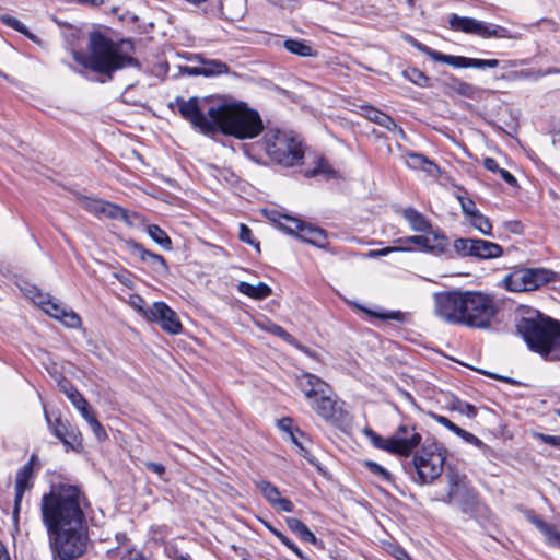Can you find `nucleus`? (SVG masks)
Listing matches in <instances>:
<instances>
[{"instance_id":"nucleus-1","label":"nucleus","mask_w":560,"mask_h":560,"mask_svg":"<svg viewBox=\"0 0 560 560\" xmlns=\"http://www.w3.org/2000/svg\"><path fill=\"white\" fill-rule=\"evenodd\" d=\"M84 493L73 485H54L42 495L40 521L46 529L52 560H77L89 544Z\"/></svg>"},{"instance_id":"nucleus-2","label":"nucleus","mask_w":560,"mask_h":560,"mask_svg":"<svg viewBox=\"0 0 560 560\" xmlns=\"http://www.w3.org/2000/svg\"><path fill=\"white\" fill-rule=\"evenodd\" d=\"M132 45L129 40L114 42L100 32L91 33L88 55L74 54V59L97 73L112 79L113 73L127 67H139L137 59L130 56Z\"/></svg>"},{"instance_id":"nucleus-3","label":"nucleus","mask_w":560,"mask_h":560,"mask_svg":"<svg viewBox=\"0 0 560 560\" xmlns=\"http://www.w3.org/2000/svg\"><path fill=\"white\" fill-rule=\"evenodd\" d=\"M215 115V132L233 136L237 139H254L264 130V124L258 112L245 103H222L219 109H210V116Z\"/></svg>"},{"instance_id":"nucleus-4","label":"nucleus","mask_w":560,"mask_h":560,"mask_svg":"<svg viewBox=\"0 0 560 560\" xmlns=\"http://www.w3.org/2000/svg\"><path fill=\"white\" fill-rule=\"evenodd\" d=\"M559 323L536 310H528L517 319L516 329L533 351L546 358Z\"/></svg>"},{"instance_id":"nucleus-5","label":"nucleus","mask_w":560,"mask_h":560,"mask_svg":"<svg viewBox=\"0 0 560 560\" xmlns=\"http://www.w3.org/2000/svg\"><path fill=\"white\" fill-rule=\"evenodd\" d=\"M298 386L311 401L315 412L326 421H337L341 418L342 409L331 396L329 385L311 373H303L298 378Z\"/></svg>"},{"instance_id":"nucleus-6","label":"nucleus","mask_w":560,"mask_h":560,"mask_svg":"<svg viewBox=\"0 0 560 560\" xmlns=\"http://www.w3.org/2000/svg\"><path fill=\"white\" fill-rule=\"evenodd\" d=\"M264 144L267 155L285 167L299 164L304 158L302 140L293 131L268 130L264 136Z\"/></svg>"},{"instance_id":"nucleus-7","label":"nucleus","mask_w":560,"mask_h":560,"mask_svg":"<svg viewBox=\"0 0 560 560\" xmlns=\"http://www.w3.org/2000/svg\"><path fill=\"white\" fill-rule=\"evenodd\" d=\"M464 306V325L478 329L491 327L498 313L494 296L478 291L465 292Z\"/></svg>"},{"instance_id":"nucleus-8","label":"nucleus","mask_w":560,"mask_h":560,"mask_svg":"<svg viewBox=\"0 0 560 560\" xmlns=\"http://www.w3.org/2000/svg\"><path fill=\"white\" fill-rule=\"evenodd\" d=\"M174 105L177 107L182 117L188 120L194 128L205 135L215 132V115L210 116V109H219V105H210L207 98L197 96L185 100L176 97Z\"/></svg>"},{"instance_id":"nucleus-9","label":"nucleus","mask_w":560,"mask_h":560,"mask_svg":"<svg viewBox=\"0 0 560 560\" xmlns=\"http://www.w3.org/2000/svg\"><path fill=\"white\" fill-rule=\"evenodd\" d=\"M558 275L546 268H522L512 271L503 279V288L511 292H527L556 281Z\"/></svg>"},{"instance_id":"nucleus-10","label":"nucleus","mask_w":560,"mask_h":560,"mask_svg":"<svg viewBox=\"0 0 560 560\" xmlns=\"http://www.w3.org/2000/svg\"><path fill=\"white\" fill-rule=\"evenodd\" d=\"M268 220L272 221L280 230L290 235L298 236L312 245L324 247L326 242L325 232L304 223L302 220L289 215L287 212H264Z\"/></svg>"},{"instance_id":"nucleus-11","label":"nucleus","mask_w":560,"mask_h":560,"mask_svg":"<svg viewBox=\"0 0 560 560\" xmlns=\"http://www.w3.org/2000/svg\"><path fill=\"white\" fill-rule=\"evenodd\" d=\"M446 478L447 493L443 501L458 506L464 513L472 512L478 504V497L467 477L456 471H450Z\"/></svg>"},{"instance_id":"nucleus-12","label":"nucleus","mask_w":560,"mask_h":560,"mask_svg":"<svg viewBox=\"0 0 560 560\" xmlns=\"http://www.w3.org/2000/svg\"><path fill=\"white\" fill-rule=\"evenodd\" d=\"M445 454L436 444L423 446L413 457V465L420 480L432 482L443 471Z\"/></svg>"},{"instance_id":"nucleus-13","label":"nucleus","mask_w":560,"mask_h":560,"mask_svg":"<svg viewBox=\"0 0 560 560\" xmlns=\"http://www.w3.org/2000/svg\"><path fill=\"white\" fill-rule=\"evenodd\" d=\"M434 313L450 324L464 325L465 292L446 291L435 293Z\"/></svg>"},{"instance_id":"nucleus-14","label":"nucleus","mask_w":560,"mask_h":560,"mask_svg":"<svg viewBox=\"0 0 560 560\" xmlns=\"http://www.w3.org/2000/svg\"><path fill=\"white\" fill-rule=\"evenodd\" d=\"M450 27L454 31L478 35L482 38H516L508 28L485 23L472 18H464L452 14L448 20Z\"/></svg>"},{"instance_id":"nucleus-15","label":"nucleus","mask_w":560,"mask_h":560,"mask_svg":"<svg viewBox=\"0 0 560 560\" xmlns=\"http://www.w3.org/2000/svg\"><path fill=\"white\" fill-rule=\"evenodd\" d=\"M397 242L400 244L399 247H387L382 249L380 254L387 255L394 250H408L411 245H416L427 252L444 254L447 252L448 246L446 236L439 229L432 231V235L425 233L424 235L399 238Z\"/></svg>"},{"instance_id":"nucleus-16","label":"nucleus","mask_w":560,"mask_h":560,"mask_svg":"<svg viewBox=\"0 0 560 560\" xmlns=\"http://www.w3.org/2000/svg\"><path fill=\"white\" fill-rule=\"evenodd\" d=\"M420 442L421 435L415 428L400 425L393 436L385 438L384 444L381 445V450L400 456H408L420 444Z\"/></svg>"},{"instance_id":"nucleus-17","label":"nucleus","mask_w":560,"mask_h":560,"mask_svg":"<svg viewBox=\"0 0 560 560\" xmlns=\"http://www.w3.org/2000/svg\"><path fill=\"white\" fill-rule=\"evenodd\" d=\"M144 317L150 322L159 323L163 330L177 335L182 331V323L177 314L164 302H154L147 308Z\"/></svg>"},{"instance_id":"nucleus-18","label":"nucleus","mask_w":560,"mask_h":560,"mask_svg":"<svg viewBox=\"0 0 560 560\" xmlns=\"http://www.w3.org/2000/svg\"><path fill=\"white\" fill-rule=\"evenodd\" d=\"M31 299L38 304L46 314L60 320L65 326L69 328L80 327L81 318L75 312L61 307L39 292L32 295Z\"/></svg>"},{"instance_id":"nucleus-19","label":"nucleus","mask_w":560,"mask_h":560,"mask_svg":"<svg viewBox=\"0 0 560 560\" xmlns=\"http://www.w3.org/2000/svg\"><path fill=\"white\" fill-rule=\"evenodd\" d=\"M34 459H35V455H32L30 462L27 464H25L23 467H21L16 472L15 487H14V490H15L14 508H13V513H12V517H13L15 525H18V522H19V514H20V510H21V503H22L23 495H24L25 491H28L32 489L33 483H34V472H33Z\"/></svg>"},{"instance_id":"nucleus-20","label":"nucleus","mask_w":560,"mask_h":560,"mask_svg":"<svg viewBox=\"0 0 560 560\" xmlns=\"http://www.w3.org/2000/svg\"><path fill=\"white\" fill-rule=\"evenodd\" d=\"M404 39L417 50L425 54L434 61L450 65L454 68H468V58L464 56L445 55L438 50L430 48L429 46L418 42L411 35H404Z\"/></svg>"},{"instance_id":"nucleus-21","label":"nucleus","mask_w":560,"mask_h":560,"mask_svg":"<svg viewBox=\"0 0 560 560\" xmlns=\"http://www.w3.org/2000/svg\"><path fill=\"white\" fill-rule=\"evenodd\" d=\"M54 434L67 446L72 450L75 448V445L81 444V433L78 429L71 427L70 424L63 422L60 419H57L51 428Z\"/></svg>"},{"instance_id":"nucleus-22","label":"nucleus","mask_w":560,"mask_h":560,"mask_svg":"<svg viewBox=\"0 0 560 560\" xmlns=\"http://www.w3.org/2000/svg\"><path fill=\"white\" fill-rule=\"evenodd\" d=\"M133 253L138 254L140 259L159 275H166L168 267L166 260L159 254L145 249L138 243L132 244Z\"/></svg>"},{"instance_id":"nucleus-23","label":"nucleus","mask_w":560,"mask_h":560,"mask_svg":"<svg viewBox=\"0 0 560 560\" xmlns=\"http://www.w3.org/2000/svg\"><path fill=\"white\" fill-rule=\"evenodd\" d=\"M443 85L445 94L451 96L456 94L467 98H476L480 93V90L477 86L455 77H450Z\"/></svg>"},{"instance_id":"nucleus-24","label":"nucleus","mask_w":560,"mask_h":560,"mask_svg":"<svg viewBox=\"0 0 560 560\" xmlns=\"http://www.w3.org/2000/svg\"><path fill=\"white\" fill-rule=\"evenodd\" d=\"M405 164L412 170H421L429 176L435 177L439 174V166L427 156L419 153H406Z\"/></svg>"},{"instance_id":"nucleus-25","label":"nucleus","mask_w":560,"mask_h":560,"mask_svg":"<svg viewBox=\"0 0 560 560\" xmlns=\"http://www.w3.org/2000/svg\"><path fill=\"white\" fill-rule=\"evenodd\" d=\"M362 110L369 120L386 128L389 131L398 132L400 135L404 133L402 129L394 121V119L381 110L372 106H362Z\"/></svg>"},{"instance_id":"nucleus-26","label":"nucleus","mask_w":560,"mask_h":560,"mask_svg":"<svg viewBox=\"0 0 560 560\" xmlns=\"http://www.w3.org/2000/svg\"><path fill=\"white\" fill-rule=\"evenodd\" d=\"M502 247L497 244L486 240H475L474 241V254L472 257L479 259H491L497 258L502 255Z\"/></svg>"},{"instance_id":"nucleus-27","label":"nucleus","mask_w":560,"mask_h":560,"mask_svg":"<svg viewBox=\"0 0 560 560\" xmlns=\"http://www.w3.org/2000/svg\"><path fill=\"white\" fill-rule=\"evenodd\" d=\"M61 389L83 418L92 412L88 400L71 384L61 385Z\"/></svg>"},{"instance_id":"nucleus-28","label":"nucleus","mask_w":560,"mask_h":560,"mask_svg":"<svg viewBox=\"0 0 560 560\" xmlns=\"http://www.w3.org/2000/svg\"><path fill=\"white\" fill-rule=\"evenodd\" d=\"M238 292L245 294L255 300H264L271 295L272 290L269 285L264 282H259L257 284H250L248 282H240L237 285Z\"/></svg>"},{"instance_id":"nucleus-29","label":"nucleus","mask_w":560,"mask_h":560,"mask_svg":"<svg viewBox=\"0 0 560 560\" xmlns=\"http://www.w3.org/2000/svg\"><path fill=\"white\" fill-rule=\"evenodd\" d=\"M287 526L289 529L295 534L301 540L316 545L317 538L313 532L308 529V527L299 518L288 517L285 520Z\"/></svg>"},{"instance_id":"nucleus-30","label":"nucleus","mask_w":560,"mask_h":560,"mask_svg":"<svg viewBox=\"0 0 560 560\" xmlns=\"http://www.w3.org/2000/svg\"><path fill=\"white\" fill-rule=\"evenodd\" d=\"M283 47L289 52L300 57H314L317 55L313 46L303 39H287L283 43Z\"/></svg>"},{"instance_id":"nucleus-31","label":"nucleus","mask_w":560,"mask_h":560,"mask_svg":"<svg viewBox=\"0 0 560 560\" xmlns=\"http://www.w3.org/2000/svg\"><path fill=\"white\" fill-rule=\"evenodd\" d=\"M257 326L260 327L262 330H266L275 336L280 337L288 343L295 346L296 348H299L302 351L307 353V350L303 346H301L298 342V340L294 337H292L288 331H285L281 326L273 324L271 322H267V323L257 322Z\"/></svg>"},{"instance_id":"nucleus-32","label":"nucleus","mask_w":560,"mask_h":560,"mask_svg":"<svg viewBox=\"0 0 560 560\" xmlns=\"http://www.w3.org/2000/svg\"><path fill=\"white\" fill-rule=\"evenodd\" d=\"M404 215L413 231L432 235V231L436 230L432 229L430 222L420 212H404Z\"/></svg>"},{"instance_id":"nucleus-33","label":"nucleus","mask_w":560,"mask_h":560,"mask_svg":"<svg viewBox=\"0 0 560 560\" xmlns=\"http://www.w3.org/2000/svg\"><path fill=\"white\" fill-rule=\"evenodd\" d=\"M465 222L472 225L476 230L485 235L491 234L492 225L488 218L481 212H464Z\"/></svg>"},{"instance_id":"nucleus-34","label":"nucleus","mask_w":560,"mask_h":560,"mask_svg":"<svg viewBox=\"0 0 560 560\" xmlns=\"http://www.w3.org/2000/svg\"><path fill=\"white\" fill-rule=\"evenodd\" d=\"M200 63L203 77H214L229 72V66L218 59L200 58Z\"/></svg>"},{"instance_id":"nucleus-35","label":"nucleus","mask_w":560,"mask_h":560,"mask_svg":"<svg viewBox=\"0 0 560 560\" xmlns=\"http://www.w3.org/2000/svg\"><path fill=\"white\" fill-rule=\"evenodd\" d=\"M304 175L306 177L322 176L325 179H329L336 176V172L325 159L318 158L315 162V166L311 170H306Z\"/></svg>"},{"instance_id":"nucleus-36","label":"nucleus","mask_w":560,"mask_h":560,"mask_svg":"<svg viewBox=\"0 0 560 560\" xmlns=\"http://www.w3.org/2000/svg\"><path fill=\"white\" fill-rule=\"evenodd\" d=\"M147 233L148 235L163 249L171 250L172 249V241L168 237V235L165 233L164 230H162L156 224H148L147 225Z\"/></svg>"},{"instance_id":"nucleus-37","label":"nucleus","mask_w":560,"mask_h":560,"mask_svg":"<svg viewBox=\"0 0 560 560\" xmlns=\"http://www.w3.org/2000/svg\"><path fill=\"white\" fill-rule=\"evenodd\" d=\"M0 20L9 27H12L13 30L18 31L19 33L25 35L27 38H30L32 42L39 44V38L30 32V30L26 27L25 24H23L18 19L10 16V15H2L0 16Z\"/></svg>"},{"instance_id":"nucleus-38","label":"nucleus","mask_w":560,"mask_h":560,"mask_svg":"<svg viewBox=\"0 0 560 560\" xmlns=\"http://www.w3.org/2000/svg\"><path fill=\"white\" fill-rule=\"evenodd\" d=\"M0 20L9 27H12L13 30L18 31L19 33L25 35L27 38H30L32 42L39 44V38L30 32V30L26 27L25 24H23L18 19L10 16V15H2L0 16Z\"/></svg>"},{"instance_id":"nucleus-39","label":"nucleus","mask_w":560,"mask_h":560,"mask_svg":"<svg viewBox=\"0 0 560 560\" xmlns=\"http://www.w3.org/2000/svg\"><path fill=\"white\" fill-rule=\"evenodd\" d=\"M0 20L9 27H12L13 30L18 31L19 33L25 35L27 38H30L32 42L39 44V38L30 32V30L26 27L25 24H23L18 19L10 16V15H2L0 16Z\"/></svg>"},{"instance_id":"nucleus-40","label":"nucleus","mask_w":560,"mask_h":560,"mask_svg":"<svg viewBox=\"0 0 560 560\" xmlns=\"http://www.w3.org/2000/svg\"><path fill=\"white\" fill-rule=\"evenodd\" d=\"M80 206L82 208H86L88 210H107L108 207L113 208V210H122L121 208L117 206H112L110 203H107L101 199H95L88 196H79Z\"/></svg>"},{"instance_id":"nucleus-41","label":"nucleus","mask_w":560,"mask_h":560,"mask_svg":"<svg viewBox=\"0 0 560 560\" xmlns=\"http://www.w3.org/2000/svg\"><path fill=\"white\" fill-rule=\"evenodd\" d=\"M255 485L271 505L279 499L280 492L275 485L266 480H257Z\"/></svg>"},{"instance_id":"nucleus-42","label":"nucleus","mask_w":560,"mask_h":560,"mask_svg":"<svg viewBox=\"0 0 560 560\" xmlns=\"http://www.w3.org/2000/svg\"><path fill=\"white\" fill-rule=\"evenodd\" d=\"M402 75L418 86L424 88L429 85V78L417 68H407L402 71Z\"/></svg>"},{"instance_id":"nucleus-43","label":"nucleus","mask_w":560,"mask_h":560,"mask_svg":"<svg viewBox=\"0 0 560 560\" xmlns=\"http://www.w3.org/2000/svg\"><path fill=\"white\" fill-rule=\"evenodd\" d=\"M475 238H457L454 241L453 248L460 257L471 256L474 254Z\"/></svg>"},{"instance_id":"nucleus-44","label":"nucleus","mask_w":560,"mask_h":560,"mask_svg":"<svg viewBox=\"0 0 560 560\" xmlns=\"http://www.w3.org/2000/svg\"><path fill=\"white\" fill-rule=\"evenodd\" d=\"M365 467L375 476H378L382 481L393 482L392 474L385 469L383 466L378 465L375 462L366 460Z\"/></svg>"},{"instance_id":"nucleus-45","label":"nucleus","mask_w":560,"mask_h":560,"mask_svg":"<svg viewBox=\"0 0 560 560\" xmlns=\"http://www.w3.org/2000/svg\"><path fill=\"white\" fill-rule=\"evenodd\" d=\"M547 360L560 361V323L555 332L552 341L547 351L546 358Z\"/></svg>"},{"instance_id":"nucleus-46","label":"nucleus","mask_w":560,"mask_h":560,"mask_svg":"<svg viewBox=\"0 0 560 560\" xmlns=\"http://www.w3.org/2000/svg\"><path fill=\"white\" fill-rule=\"evenodd\" d=\"M536 524L545 534L549 544L560 546V534L558 532L553 530L551 526L542 521H537Z\"/></svg>"},{"instance_id":"nucleus-47","label":"nucleus","mask_w":560,"mask_h":560,"mask_svg":"<svg viewBox=\"0 0 560 560\" xmlns=\"http://www.w3.org/2000/svg\"><path fill=\"white\" fill-rule=\"evenodd\" d=\"M83 419L89 423V425L91 427L92 431L94 432L98 440H104L107 436L105 430L103 429L98 420L95 418L93 411Z\"/></svg>"},{"instance_id":"nucleus-48","label":"nucleus","mask_w":560,"mask_h":560,"mask_svg":"<svg viewBox=\"0 0 560 560\" xmlns=\"http://www.w3.org/2000/svg\"><path fill=\"white\" fill-rule=\"evenodd\" d=\"M498 59H476V58H468V68H477V69H485V68H497L499 66Z\"/></svg>"},{"instance_id":"nucleus-49","label":"nucleus","mask_w":560,"mask_h":560,"mask_svg":"<svg viewBox=\"0 0 560 560\" xmlns=\"http://www.w3.org/2000/svg\"><path fill=\"white\" fill-rule=\"evenodd\" d=\"M455 434L458 435L459 438H462L467 443L472 444L475 446L480 447L483 445V443L481 442L480 439H478L472 433L465 431L464 429H462L459 427H458V430L455 432Z\"/></svg>"},{"instance_id":"nucleus-50","label":"nucleus","mask_w":560,"mask_h":560,"mask_svg":"<svg viewBox=\"0 0 560 560\" xmlns=\"http://www.w3.org/2000/svg\"><path fill=\"white\" fill-rule=\"evenodd\" d=\"M238 237H240V240L242 242L258 247V243H256L255 240L253 238L250 229L247 225L243 224V223L240 224V235H238Z\"/></svg>"},{"instance_id":"nucleus-51","label":"nucleus","mask_w":560,"mask_h":560,"mask_svg":"<svg viewBox=\"0 0 560 560\" xmlns=\"http://www.w3.org/2000/svg\"><path fill=\"white\" fill-rule=\"evenodd\" d=\"M374 316L385 319V320H398L402 322L405 319V314L400 311H390V312H383V313H374Z\"/></svg>"},{"instance_id":"nucleus-52","label":"nucleus","mask_w":560,"mask_h":560,"mask_svg":"<svg viewBox=\"0 0 560 560\" xmlns=\"http://www.w3.org/2000/svg\"><path fill=\"white\" fill-rule=\"evenodd\" d=\"M455 409L458 410L462 415L467 416L468 418H475L477 415V409L475 408V406L468 402L458 401Z\"/></svg>"},{"instance_id":"nucleus-53","label":"nucleus","mask_w":560,"mask_h":560,"mask_svg":"<svg viewBox=\"0 0 560 560\" xmlns=\"http://www.w3.org/2000/svg\"><path fill=\"white\" fill-rule=\"evenodd\" d=\"M363 433L370 439L373 446L381 450V445L384 444L385 438L375 433L371 428H364Z\"/></svg>"},{"instance_id":"nucleus-54","label":"nucleus","mask_w":560,"mask_h":560,"mask_svg":"<svg viewBox=\"0 0 560 560\" xmlns=\"http://www.w3.org/2000/svg\"><path fill=\"white\" fill-rule=\"evenodd\" d=\"M432 418L440 424H442L443 427H445L446 429H448L450 431H452L453 433H455L457 430H458V425H456L455 423H453L450 419H447L446 417L444 416H441V415H432Z\"/></svg>"},{"instance_id":"nucleus-55","label":"nucleus","mask_w":560,"mask_h":560,"mask_svg":"<svg viewBox=\"0 0 560 560\" xmlns=\"http://www.w3.org/2000/svg\"><path fill=\"white\" fill-rule=\"evenodd\" d=\"M129 303L133 308H136L138 312H140L144 316V313L147 311V308H144L145 301L140 295H138V294L131 295Z\"/></svg>"},{"instance_id":"nucleus-56","label":"nucleus","mask_w":560,"mask_h":560,"mask_svg":"<svg viewBox=\"0 0 560 560\" xmlns=\"http://www.w3.org/2000/svg\"><path fill=\"white\" fill-rule=\"evenodd\" d=\"M272 506L283 512H292L294 508L293 503L289 499L281 498V495Z\"/></svg>"},{"instance_id":"nucleus-57","label":"nucleus","mask_w":560,"mask_h":560,"mask_svg":"<svg viewBox=\"0 0 560 560\" xmlns=\"http://www.w3.org/2000/svg\"><path fill=\"white\" fill-rule=\"evenodd\" d=\"M536 435L542 442H545L549 445H552V446L560 447V435H549V434H544V433H537Z\"/></svg>"},{"instance_id":"nucleus-58","label":"nucleus","mask_w":560,"mask_h":560,"mask_svg":"<svg viewBox=\"0 0 560 560\" xmlns=\"http://www.w3.org/2000/svg\"><path fill=\"white\" fill-rule=\"evenodd\" d=\"M289 436L291 441L300 448V454L308 459L310 463H313V459L308 457V452L306 448L302 445V443L298 440V436L293 431H289Z\"/></svg>"},{"instance_id":"nucleus-59","label":"nucleus","mask_w":560,"mask_h":560,"mask_svg":"<svg viewBox=\"0 0 560 560\" xmlns=\"http://www.w3.org/2000/svg\"><path fill=\"white\" fill-rule=\"evenodd\" d=\"M144 466L147 469L153 471L154 474L159 475L160 477H162L165 472V467L160 463L147 462V463H144Z\"/></svg>"},{"instance_id":"nucleus-60","label":"nucleus","mask_w":560,"mask_h":560,"mask_svg":"<svg viewBox=\"0 0 560 560\" xmlns=\"http://www.w3.org/2000/svg\"><path fill=\"white\" fill-rule=\"evenodd\" d=\"M506 230L514 234H521L523 232V224L521 221L513 220L504 223Z\"/></svg>"},{"instance_id":"nucleus-61","label":"nucleus","mask_w":560,"mask_h":560,"mask_svg":"<svg viewBox=\"0 0 560 560\" xmlns=\"http://www.w3.org/2000/svg\"><path fill=\"white\" fill-rule=\"evenodd\" d=\"M498 173L509 185L515 186L516 178L509 171L500 168Z\"/></svg>"},{"instance_id":"nucleus-62","label":"nucleus","mask_w":560,"mask_h":560,"mask_svg":"<svg viewBox=\"0 0 560 560\" xmlns=\"http://www.w3.org/2000/svg\"><path fill=\"white\" fill-rule=\"evenodd\" d=\"M483 166L488 170V171H491V172H494V173H498L500 167L497 163V161L492 158H486L483 160Z\"/></svg>"},{"instance_id":"nucleus-63","label":"nucleus","mask_w":560,"mask_h":560,"mask_svg":"<svg viewBox=\"0 0 560 560\" xmlns=\"http://www.w3.org/2000/svg\"><path fill=\"white\" fill-rule=\"evenodd\" d=\"M108 217L110 219H119V220H122L127 224H131V222L129 220L128 212H108Z\"/></svg>"},{"instance_id":"nucleus-64","label":"nucleus","mask_w":560,"mask_h":560,"mask_svg":"<svg viewBox=\"0 0 560 560\" xmlns=\"http://www.w3.org/2000/svg\"><path fill=\"white\" fill-rule=\"evenodd\" d=\"M395 558L397 560H411L407 551H405L404 549H397L395 552Z\"/></svg>"}]
</instances>
